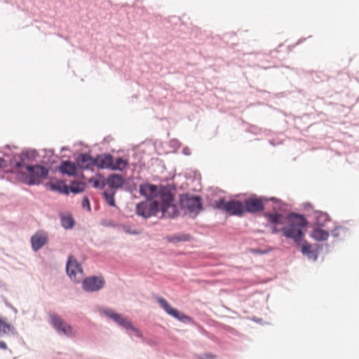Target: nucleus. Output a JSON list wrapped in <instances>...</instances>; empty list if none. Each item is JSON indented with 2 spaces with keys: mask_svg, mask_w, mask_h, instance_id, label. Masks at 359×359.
<instances>
[{
  "mask_svg": "<svg viewBox=\"0 0 359 359\" xmlns=\"http://www.w3.org/2000/svg\"><path fill=\"white\" fill-rule=\"evenodd\" d=\"M287 222L288 224L281 228L283 234L300 245L304 237L303 228L308 224L306 219L302 215L291 213L287 217Z\"/></svg>",
  "mask_w": 359,
  "mask_h": 359,
  "instance_id": "f257e3e1",
  "label": "nucleus"
},
{
  "mask_svg": "<svg viewBox=\"0 0 359 359\" xmlns=\"http://www.w3.org/2000/svg\"><path fill=\"white\" fill-rule=\"evenodd\" d=\"M20 160L19 161H16L15 168L21 173H23V169L27 171V179L28 180V184H39L42 179L47 177L48 174L47 168L39 165H27L25 163L27 156L22 155L20 156Z\"/></svg>",
  "mask_w": 359,
  "mask_h": 359,
  "instance_id": "f03ea898",
  "label": "nucleus"
},
{
  "mask_svg": "<svg viewBox=\"0 0 359 359\" xmlns=\"http://www.w3.org/2000/svg\"><path fill=\"white\" fill-rule=\"evenodd\" d=\"M215 208L226 211L231 215L242 216L245 212V207L242 202L237 200L226 201L220 198L213 204Z\"/></svg>",
  "mask_w": 359,
  "mask_h": 359,
  "instance_id": "7ed1b4c3",
  "label": "nucleus"
},
{
  "mask_svg": "<svg viewBox=\"0 0 359 359\" xmlns=\"http://www.w3.org/2000/svg\"><path fill=\"white\" fill-rule=\"evenodd\" d=\"M159 211V205L157 201L147 200L138 203L136 206V212L138 215L148 218L156 215Z\"/></svg>",
  "mask_w": 359,
  "mask_h": 359,
  "instance_id": "20e7f679",
  "label": "nucleus"
},
{
  "mask_svg": "<svg viewBox=\"0 0 359 359\" xmlns=\"http://www.w3.org/2000/svg\"><path fill=\"white\" fill-rule=\"evenodd\" d=\"M161 199V208L162 216L165 217H173L177 215V208L174 205L172 202L173 197L169 192L160 193Z\"/></svg>",
  "mask_w": 359,
  "mask_h": 359,
  "instance_id": "39448f33",
  "label": "nucleus"
},
{
  "mask_svg": "<svg viewBox=\"0 0 359 359\" xmlns=\"http://www.w3.org/2000/svg\"><path fill=\"white\" fill-rule=\"evenodd\" d=\"M104 313L107 316L111 318L120 326L124 327L128 330L133 331L135 333V336L138 337H140L142 336L140 330L133 325L131 321L128 318L124 317L122 315L118 314L111 310H106Z\"/></svg>",
  "mask_w": 359,
  "mask_h": 359,
  "instance_id": "423d86ee",
  "label": "nucleus"
},
{
  "mask_svg": "<svg viewBox=\"0 0 359 359\" xmlns=\"http://www.w3.org/2000/svg\"><path fill=\"white\" fill-rule=\"evenodd\" d=\"M66 270L69 278L76 283H79L83 278V269L81 265L72 256H70L68 259Z\"/></svg>",
  "mask_w": 359,
  "mask_h": 359,
  "instance_id": "0eeeda50",
  "label": "nucleus"
},
{
  "mask_svg": "<svg viewBox=\"0 0 359 359\" xmlns=\"http://www.w3.org/2000/svg\"><path fill=\"white\" fill-rule=\"evenodd\" d=\"M182 205L187 209L191 217H195L202 209L201 198L198 196H184L181 200Z\"/></svg>",
  "mask_w": 359,
  "mask_h": 359,
  "instance_id": "6e6552de",
  "label": "nucleus"
},
{
  "mask_svg": "<svg viewBox=\"0 0 359 359\" xmlns=\"http://www.w3.org/2000/svg\"><path fill=\"white\" fill-rule=\"evenodd\" d=\"M50 318L53 326L59 333L69 337L74 335L72 327L64 321L58 315L51 313Z\"/></svg>",
  "mask_w": 359,
  "mask_h": 359,
  "instance_id": "1a4fd4ad",
  "label": "nucleus"
},
{
  "mask_svg": "<svg viewBox=\"0 0 359 359\" xmlns=\"http://www.w3.org/2000/svg\"><path fill=\"white\" fill-rule=\"evenodd\" d=\"M264 217L267 219L268 222L272 224V233H277L281 231V229H280L278 226L284 225L286 223L285 217L280 213L266 212Z\"/></svg>",
  "mask_w": 359,
  "mask_h": 359,
  "instance_id": "9d476101",
  "label": "nucleus"
},
{
  "mask_svg": "<svg viewBox=\"0 0 359 359\" xmlns=\"http://www.w3.org/2000/svg\"><path fill=\"white\" fill-rule=\"evenodd\" d=\"M104 283L102 277L91 276L83 280V288L88 292L97 291L103 287Z\"/></svg>",
  "mask_w": 359,
  "mask_h": 359,
  "instance_id": "9b49d317",
  "label": "nucleus"
},
{
  "mask_svg": "<svg viewBox=\"0 0 359 359\" xmlns=\"http://www.w3.org/2000/svg\"><path fill=\"white\" fill-rule=\"evenodd\" d=\"M157 301L160 306L164 309V311L172 317L183 322L189 319V318L184 313H181L175 309H173L164 298L158 297Z\"/></svg>",
  "mask_w": 359,
  "mask_h": 359,
  "instance_id": "f8f14e48",
  "label": "nucleus"
},
{
  "mask_svg": "<svg viewBox=\"0 0 359 359\" xmlns=\"http://www.w3.org/2000/svg\"><path fill=\"white\" fill-rule=\"evenodd\" d=\"M245 212L251 213L258 212L264 210V203L261 198L251 197L245 201Z\"/></svg>",
  "mask_w": 359,
  "mask_h": 359,
  "instance_id": "ddd939ff",
  "label": "nucleus"
},
{
  "mask_svg": "<svg viewBox=\"0 0 359 359\" xmlns=\"http://www.w3.org/2000/svg\"><path fill=\"white\" fill-rule=\"evenodd\" d=\"M95 158L88 154H81L76 158V165L81 169H90L95 165Z\"/></svg>",
  "mask_w": 359,
  "mask_h": 359,
  "instance_id": "4468645a",
  "label": "nucleus"
},
{
  "mask_svg": "<svg viewBox=\"0 0 359 359\" xmlns=\"http://www.w3.org/2000/svg\"><path fill=\"white\" fill-rule=\"evenodd\" d=\"M113 156L110 154H101L95 158V166L101 169H110L112 166Z\"/></svg>",
  "mask_w": 359,
  "mask_h": 359,
  "instance_id": "2eb2a0df",
  "label": "nucleus"
},
{
  "mask_svg": "<svg viewBox=\"0 0 359 359\" xmlns=\"http://www.w3.org/2000/svg\"><path fill=\"white\" fill-rule=\"evenodd\" d=\"M48 242V237L46 233L37 232L31 238L32 247L34 251L41 249Z\"/></svg>",
  "mask_w": 359,
  "mask_h": 359,
  "instance_id": "dca6fc26",
  "label": "nucleus"
},
{
  "mask_svg": "<svg viewBox=\"0 0 359 359\" xmlns=\"http://www.w3.org/2000/svg\"><path fill=\"white\" fill-rule=\"evenodd\" d=\"M140 194L147 198H154L158 196V188L156 185L150 184H142L140 187Z\"/></svg>",
  "mask_w": 359,
  "mask_h": 359,
  "instance_id": "f3484780",
  "label": "nucleus"
},
{
  "mask_svg": "<svg viewBox=\"0 0 359 359\" xmlns=\"http://www.w3.org/2000/svg\"><path fill=\"white\" fill-rule=\"evenodd\" d=\"M77 170V165L70 161H62L59 167L60 172L69 176H75Z\"/></svg>",
  "mask_w": 359,
  "mask_h": 359,
  "instance_id": "a211bd4d",
  "label": "nucleus"
},
{
  "mask_svg": "<svg viewBox=\"0 0 359 359\" xmlns=\"http://www.w3.org/2000/svg\"><path fill=\"white\" fill-rule=\"evenodd\" d=\"M9 334H16V330L13 325L8 323L6 318H3L0 315V337H4Z\"/></svg>",
  "mask_w": 359,
  "mask_h": 359,
  "instance_id": "6ab92c4d",
  "label": "nucleus"
},
{
  "mask_svg": "<svg viewBox=\"0 0 359 359\" xmlns=\"http://www.w3.org/2000/svg\"><path fill=\"white\" fill-rule=\"evenodd\" d=\"M106 184L109 185L112 189L121 188L124 182L123 177L120 175L111 174L107 180H105Z\"/></svg>",
  "mask_w": 359,
  "mask_h": 359,
  "instance_id": "aec40b11",
  "label": "nucleus"
},
{
  "mask_svg": "<svg viewBox=\"0 0 359 359\" xmlns=\"http://www.w3.org/2000/svg\"><path fill=\"white\" fill-rule=\"evenodd\" d=\"M311 236L318 241H326L329 237V232L321 226H317L312 230Z\"/></svg>",
  "mask_w": 359,
  "mask_h": 359,
  "instance_id": "412c9836",
  "label": "nucleus"
},
{
  "mask_svg": "<svg viewBox=\"0 0 359 359\" xmlns=\"http://www.w3.org/2000/svg\"><path fill=\"white\" fill-rule=\"evenodd\" d=\"M301 251L303 255H306L310 259L316 261L318 258L317 251L313 250L311 245L307 242L303 243Z\"/></svg>",
  "mask_w": 359,
  "mask_h": 359,
  "instance_id": "4be33fe9",
  "label": "nucleus"
},
{
  "mask_svg": "<svg viewBox=\"0 0 359 359\" xmlns=\"http://www.w3.org/2000/svg\"><path fill=\"white\" fill-rule=\"evenodd\" d=\"M128 163L123 158H118L115 162L112 160V166L111 170H123L126 168Z\"/></svg>",
  "mask_w": 359,
  "mask_h": 359,
  "instance_id": "5701e85b",
  "label": "nucleus"
},
{
  "mask_svg": "<svg viewBox=\"0 0 359 359\" xmlns=\"http://www.w3.org/2000/svg\"><path fill=\"white\" fill-rule=\"evenodd\" d=\"M62 226L65 229H72L74 226V221L71 215L61 216Z\"/></svg>",
  "mask_w": 359,
  "mask_h": 359,
  "instance_id": "b1692460",
  "label": "nucleus"
},
{
  "mask_svg": "<svg viewBox=\"0 0 359 359\" xmlns=\"http://www.w3.org/2000/svg\"><path fill=\"white\" fill-rule=\"evenodd\" d=\"M114 194H115L114 191H112V192L104 191L103 192V196L104 197L105 201L109 205L113 206V207L116 205L115 200H114Z\"/></svg>",
  "mask_w": 359,
  "mask_h": 359,
  "instance_id": "393cba45",
  "label": "nucleus"
},
{
  "mask_svg": "<svg viewBox=\"0 0 359 359\" xmlns=\"http://www.w3.org/2000/svg\"><path fill=\"white\" fill-rule=\"evenodd\" d=\"M51 188L52 189L57 190L60 193H64L66 194L69 193V187L65 184H52Z\"/></svg>",
  "mask_w": 359,
  "mask_h": 359,
  "instance_id": "a878e982",
  "label": "nucleus"
},
{
  "mask_svg": "<svg viewBox=\"0 0 359 359\" xmlns=\"http://www.w3.org/2000/svg\"><path fill=\"white\" fill-rule=\"evenodd\" d=\"M69 190L73 193H80L83 190V184L79 183H72L69 187Z\"/></svg>",
  "mask_w": 359,
  "mask_h": 359,
  "instance_id": "bb28decb",
  "label": "nucleus"
},
{
  "mask_svg": "<svg viewBox=\"0 0 359 359\" xmlns=\"http://www.w3.org/2000/svg\"><path fill=\"white\" fill-rule=\"evenodd\" d=\"M93 182V187L95 188L103 189L106 185L105 179L95 180Z\"/></svg>",
  "mask_w": 359,
  "mask_h": 359,
  "instance_id": "cd10ccee",
  "label": "nucleus"
},
{
  "mask_svg": "<svg viewBox=\"0 0 359 359\" xmlns=\"http://www.w3.org/2000/svg\"><path fill=\"white\" fill-rule=\"evenodd\" d=\"M83 208H87L88 210H90V201L87 196H85L82 201Z\"/></svg>",
  "mask_w": 359,
  "mask_h": 359,
  "instance_id": "c85d7f7f",
  "label": "nucleus"
},
{
  "mask_svg": "<svg viewBox=\"0 0 359 359\" xmlns=\"http://www.w3.org/2000/svg\"><path fill=\"white\" fill-rule=\"evenodd\" d=\"M198 359H215V356L211 354H204L199 356Z\"/></svg>",
  "mask_w": 359,
  "mask_h": 359,
  "instance_id": "c756f323",
  "label": "nucleus"
},
{
  "mask_svg": "<svg viewBox=\"0 0 359 359\" xmlns=\"http://www.w3.org/2000/svg\"><path fill=\"white\" fill-rule=\"evenodd\" d=\"M0 348L1 349H4V350H6L7 349V345L3 341H0Z\"/></svg>",
  "mask_w": 359,
  "mask_h": 359,
  "instance_id": "7c9ffc66",
  "label": "nucleus"
},
{
  "mask_svg": "<svg viewBox=\"0 0 359 359\" xmlns=\"http://www.w3.org/2000/svg\"><path fill=\"white\" fill-rule=\"evenodd\" d=\"M6 165V161L0 158V168H3Z\"/></svg>",
  "mask_w": 359,
  "mask_h": 359,
  "instance_id": "2f4dec72",
  "label": "nucleus"
}]
</instances>
